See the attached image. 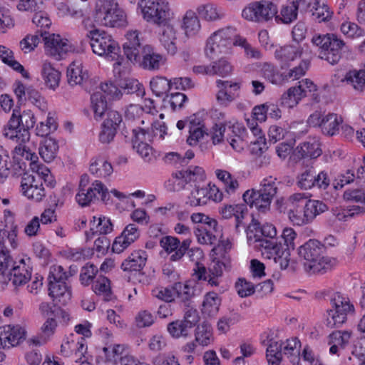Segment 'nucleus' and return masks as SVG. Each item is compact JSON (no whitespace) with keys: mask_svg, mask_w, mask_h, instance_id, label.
I'll use <instances>...</instances> for the list:
<instances>
[{"mask_svg":"<svg viewBox=\"0 0 365 365\" xmlns=\"http://www.w3.org/2000/svg\"><path fill=\"white\" fill-rule=\"evenodd\" d=\"M58 149L57 141L51 138L43 139L39 147V155L45 162L49 163L52 161Z\"/></svg>","mask_w":365,"mask_h":365,"instance_id":"c9c22d12","label":"nucleus"},{"mask_svg":"<svg viewBox=\"0 0 365 365\" xmlns=\"http://www.w3.org/2000/svg\"><path fill=\"white\" fill-rule=\"evenodd\" d=\"M15 26V21L7 8L0 3V34H5Z\"/></svg>","mask_w":365,"mask_h":365,"instance_id":"bf43d9fd","label":"nucleus"},{"mask_svg":"<svg viewBox=\"0 0 365 365\" xmlns=\"http://www.w3.org/2000/svg\"><path fill=\"white\" fill-rule=\"evenodd\" d=\"M121 115H108L101 124V130L98 135V140L103 144L110 143L122 123Z\"/></svg>","mask_w":365,"mask_h":365,"instance_id":"4be33fe9","label":"nucleus"},{"mask_svg":"<svg viewBox=\"0 0 365 365\" xmlns=\"http://www.w3.org/2000/svg\"><path fill=\"white\" fill-rule=\"evenodd\" d=\"M31 259H21L17 264L14 265L9 272V280L15 286H22L26 284L31 277Z\"/></svg>","mask_w":365,"mask_h":365,"instance_id":"aec40b11","label":"nucleus"},{"mask_svg":"<svg viewBox=\"0 0 365 365\" xmlns=\"http://www.w3.org/2000/svg\"><path fill=\"white\" fill-rule=\"evenodd\" d=\"M173 290L175 292L180 302L183 303L185 307H190L191 299L195 296L194 287L187 284L177 282L174 284Z\"/></svg>","mask_w":365,"mask_h":365,"instance_id":"4c0bfd02","label":"nucleus"},{"mask_svg":"<svg viewBox=\"0 0 365 365\" xmlns=\"http://www.w3.org/2000/svg\"><path fill=\"white\" fill-rule=\"evenodd\" d=\"M138 7L148 23L161 26L171 19L170 5L166 0H140Z\"/></svg>","mask_w":365,"mask_h":365,"instance_id":"0eeeda50","label":"nucleus"},{"mask_svg":"<svg viewBox=\"0 0 365 365\" xmlns=\"http://www.w3.org/2000/svg\"><path fill=\"white\" fill-rule=\"evenodd\" d=\"M187 184L185 179L184 170H180L172 174L171 178L165 182V187L170 192H178L185 188Z\"/></svg>","mask_w":365,"mask_h":365,"instance_id":"864d4df0","label":"nucleus"},{"mask_svg":"<svg viewBox=\"0 0 365 365\" xmlns=\"http://www.w3.org/2000/svg\"><path fill=\"white\" fill-rule=\"evenodd\" d=\"M219 212L224 219L235 217V230L237 232H240L241 227H245V223L243 222L245 215L247 214V209L245 205H224L220 208Z\"/></svg>","mask_w":365,"mask_h":365,"instance_id":"5701e85b","label":"nucleus"},{"mask_svg":"<svg viewBox=\"0 0 365 365\" xmlns=\"http://www.w3.org/2000/svg\"><path fill=\"white\" fill-rule=\"evenodd\" d=\"M351 336V331H334L328 336V344L330 345L329 352L339 354L340 349H345Z\"/></svg>","mask_w":365,"mask_h":365,"instance_id":"cd10ccee","label":"nucleus"},{"mask_svg":"<svg viewBox=\"0 0 365 365\" xmlns=\"http://www.w3.org/2000/svg\"><path fill=\"white\" fill-rule=\"evenodd\" d=\"M184 175L187 184L191 182L198 183L203 182L205 179V171L198 166L190 167L187 170H184Z\"/></svg>","mask_w":365,"mask_h":365,"instance_id":"0e129e2a","label":"nucleus"},{"mask_svg":"<svg viewBox=\"0 0 365 365\" xmlns=\"http://www.w3.org/2000/svg\"><path fill=\"white\" fill-rule=\"evenodd\" d=\"M333 309L327 310L326 326L330 329L341 327L347 319L349 313L354 312V305L349 299L340 293L334 294L331 299Z\"/></svg>","mask_w":365,"mask_h":365,"instance_id":"9d476101","label":"nucleus"},{"mask_svg":"<svg viewBox=\"0 0 365 365\" xmlns=\"http://www.w3.org/2000/svg\"><path fill=\"white\" fill-rule=\"evenodd\" d=\"M148 255L145 251L138 250L133 251L121 264L124 272H140L145 266Z\"/></svg>","mask_w":365,"mask_h":365,"instance_id":"393cba45","label":"nucleus"},{"mask_svg":"<svg viewBox=\"0 0 365 365\" xmlns=\"http://www.w3.org/2000/svg\"><path fill=\"white\" fill-rule=\"evenodd\" d=\"M197 12L200 18L207 21H218L225 16L222 9L212 3L199 6Z\"/></svg>","mask_w":365,"mask_h":365,"instance_id":"473e14b6","label":"nucleus"},{"mask_svg":"<svg viewBox=\"0 0 365 365\" xmlns=\"http://www.w3.org/2000/svg\"><path fill=\"white\" fill-rule=\"evenodd\" d=\"M326 246L317 240H309L298 248L304 269L309 274L324 273L331 268V259L326 255Z\"/></svg>","mask_w":365,"mask_h":365,"instance_id":"f03ea898","label":"nucleus"},{"mask_svg":"<svg viewBox=\"0 0 365 365\" xmlns=\"http://www.w3.org/2000/svg\"><path fill=\"white\" fill-rule=\"evenodd\" d=\"M277 192V187L274 180L264 179L261 187L256 190H248L242 195L245 202L250 207L265 212L269 209L272 198Z\"/></svg>","mask_w":365,"mask_h":365,"instance_id":"39448f33","label":"nucleus"},{"mask_svg":"<svg viewBox=\"0 0 365 365\" xmlns=\"http://www.w3.org/2000/svg\"><path fill=\"white\" fill-rule=\"evenodd\" d=\"M25 336V329L19 324L0 327V344L4 349L19 344Z\"/></svg>","mask_w":365,"mask_h":365,"instance_id":"a211bd4d","label":"nucleus"},{"mask_svg":"<svg viewBox=\"0 0 365 365\" xmlns=\"http://www.w3.org/2000/svg\"><path fill=\"white\" fill-rule=\"evenodd\" d=\"M41 33V31H39ZM41 34L37 31L35 34H28L19 42L20 49L24 53H28L35 49L41 40Z\"/></svg>","mask_w":365,"mask_h":365,"instance_id":"13d9d810","label":"nucleus"},{"mask_svg":"<svg viewBox=\"0 0 365 365\" xmlns=\"http://www.w3.org/2000/svg\"><path fill=\"white\" fill-rule=\"evenodd\" d=\"M195 187V190L190 193L187 203L190 206L195 207L206 205L208 201V189L207 187H200L197 185Z\"/></svg>","mask_w":365,"mask_h":365,"instance_id":"603ef678","label":"nucleus"},{"mask_svg":"<svg viewBox=\"0 0 365 365\" xmlns=\"http://www.w3.org/2000/svg\"><path fill=\"white\" fill-rule=\"evenodd\" d=\"M192 329L183 319L176 320L168 324V331L174 338L187 337Z\"/></svg>","mask_w":365,"mask_h":365,"instance_id":"8fccbe9b","label":"nucleus"},{"mask_svg":"<svg viewBox=\"0 0 365 365\" xmlns=\"http://www.w3.org/2000/svg\"><path fill=\"white\" fill-rule=\"evenodd\" d=\"M300 341L297 339L287 340V344L282 347V355L287 357L293 364H297L300 360L299 356Z\"/></svg>","mask_w":365,"mask_h":365,"instance_id":"37998d69","label":"nucleus"},{"mask_svg":"<svg viewBox=\"0 0 365 365\" xmlns=\"http://www.w3.org/2000/svg\"><path fill=\"white\" fill-rule=\"evenodd\" d=\"M261 76L273 84H277L281 81V76L276 67L271 63H264L260 69Z\"/></svg>","mask_w":365,"mask_h":365,"instance_id":"052dcab7","label":"nucleus"},{"mask_svg":"<svg viewBox=\"0 0 365 365\" xmlns=\"http://www.w3.org/2000/svg\"><path fill=\"white\" fill-rule=\"evenodd\" d=\"M303 52L302 46L297 43L284 45L277 48L274 51V57L279 61L282 66L288 65L291 61L299 58Z\"/></svg>","mask_w":365,"mask_h":365,"instance_id":"b1692460","label":"nucleus"},{"mask_svg":"<svg viewBox=\"0 0 365 365\" xmlns=\"http://www.w3.org/2000/svg\"><path fill=\"white\" fill-rule=\"evenodd\" d=\"M219 232L217 222L209 216H207V220L203 221V224L198 225L195 229L197 241L203 245L215 244Z\"/></svg>","mask_w":365,"mask_h":365,"instance_id":"f3484780","label":"nucleus"},{"mask_svg":"<svg viewBox=\"0 0 365 365\" xmlns=\"http://www.w3.org/2000/svg\"><path fill=\"white\" fill-rule=\"evenodd\" d=\"M304 210L307 213V217L312 222L317 215L327 211L328 207L322 201L307 200L304 205Z\"/></svg>","mask_w":365,"mask_h":365,"instance_id":"c03bdc74","label":"nucleus"},{"mask_svg":"<svg viewBox=\"0 0 365 365\" xmlns=\"http://www.w3.org/2000/svg\"><path fill=\"white\" fill-rule=\"evenodd\" d=\"M210 64L212 76L217 75L221 77H225L230 75L233 70L231 63L225 57H222Z\"/></svg>","mask_w":365,"mask_h":365,"instance_id":"a18cd8bd","label":"nucleus"},{"mask_svg":"<svg viewBox=\"0 0 365 365\" xmlns=\"http://www.w3.org/2000/svg\"><path fill=\"white\" fill-rule=\"evenodd\" d=\"M302 0H287L280 11V14L275 16L277 21H280L284 24H291L297 19L298 9Z\"/></svg>","mask_w":365,"mask_h":365,"instance_id":"7c9ffc66","label":"nucleus"},{"mask_svg":"<svg viewBox=\"0 0 365 365\" xmlns=\"http://www.w3.org/2000/svg\"><path fill=\"white\" fill-rule=\"evenodd\" d=\"M41 76L47 87L55 89L59 85L61 73L48 61H44L41 68Z\"/></svg>","mask_w":365,"mask_h":365,"instance_id":"2f4dec72","label":"nucleus"},{"mask_svg":"<svg viewBox=\"0 0 365 365\" xmlns=\"http://www.w3.org/2000/svg\"><path fill=\"white\" fill-rule=\"evenodd\" d=\"M181 28L187 38L196 36L201 29L198 16L192 11H187L182 18Z\"/></svg>","mask_w":365,"mask_h":365,"instance_id":"c756f323","label":"nucleus"},{"mask_svg":"<svg viewBox=\"0 0 365 365\" xmlns=\"http://www.w3.org/2000/svg\"><path fill=\"white\" fill-rule=\"evenodd\" d=\"M58 128L56 119L53 116L48 115L45 120L41 121L37 124L36 132V135L44 137L53 133Z\"/></svg>","mask_w":365,"mask_h":365,"instance_id":"5fc2aeb1","label":"nucleus"},{"mask_svg":"<svg viewBox=\"0 0 365 365\" xmlns=\"http://www.w3.org/2000/svg\"><path fill=\"white\" fill-rule=\"evenodd\" d=\"M161 26H163L158 33V40L168 53L175 55L178 51V30L168 22Z\"/></svg>","mask_w":365,"mask_h":365,"instance_id":"6ab92c4d","label":"nucleus"},{"mask_svg":"<svg viewBox=\"0 0 365 365\" xmlns=\"http://www.w3.org/2000/svg\"><path fill=\"white\" fill-rule=\"evenodd\" d=\"M315 170L313 168L306 169L297 176V184L302 190L314 188Z\"/></svg>","mask_w":365,"mask_h":365,"instance_id":"6e6d98bb","label":"nucleus"},{"mask_svg":"<svg viewBox=\"0 0 365 365\" xmlns=\"http://www.w3.org/2000/svg\"><path fill=\"white\" fill-rule=\"evenodd\" d=\"M89 171L98 178H106L113 173V169L110 163L98 157L90 165Z\"/></svg>","mask_w":365,"mask_h":365,"instance_id":"58836bf2","label":"nucleus"},{"mask_svg":"<svg viewBox=\"0 0 365 365\" xmlns=\"http://www.w3.org/2000/svg\"><path fill=\"white\" fill-rule=\"evenodd\" d=\"M236 36V29L227 26L214 32L207 39L205 53L210 58L220 53H227L232 48L234 37Z\"/></svg>","mask_w":365,"mask_h":365,"instance_id":"1a4fd4ad","label":"nucleus"},{"mask_svg":"<svg viewBox=\"0 0 365 365\" xmlns=\"http://www.w3.org/2000/svg\"><path fill=\"white\" fill-rule=\"evenodd\" d=\"M94 53L109 61L118 60L120 47L111 35L106 31L93 29L87 34Z\"/></svg>","mask_w":365,"mask_h":365,"instance_id":"423d86ee","label":"nucleus"},{"mask_svg":"<svg viewBox=\"0 0 365 365\" xmlns=\"http://www.w3.org/2000/svg\"><path fill=\"white\" fill-rule=\"evenodd\" d=\"M282 341H271L267 348V359L269 365H279L282 359Z\"/></svg>","mask_w":365,"mask_h":365,"instance_id":"09e8293b","label":"nucleus"},{"mask_svg":"<svg viewBox=\"0 0 365 365\" xmlns=\"http://www.w3.org/2000/svg\"><path fill=\"white\" fill-rule=\"evenodd\" d=\"M221 304V299L215 292H207L202 304V312L209 317L217 314Z\"/></svg>","mask_w":365,"mask_h":365,"instance_id":"f704fd0d","label":"nucleus"},{"mask_svg":"<svg viewBox=\"0 0 365 365\" xmlns=\"http://www.w3.org/2000/svg\"><path fill=\"white\" fill-rule=\"evenodd\" d=\"M259 246L263 248L262 255L267 258L273 259L281 269H286L289 265L290 247L278 242L277 240H260Z\"/></svg>","mask_w":365,"mask_h":365,"instance_id":"ddd939ff","label":"nucleus"},{"mask_svg":"<svg viewBox=\"0 0 365 365\" xmlns=\"http://www.w3.org/2000/svg\"><path fill=\"white\" fill-rule=\"evenodd\" d=\"M255 287L244 278H240L235 283V289L241 297H246L255 292Z\"/></svg>","mask_w":365,"mask_h":365,"instance_id":"774afa93","label":"nucleus"},{"mask_svg":"<svg viewBox=\"0 0 365 365\" xmlns=\"http://www.w3.org/2000/svg\"><path fill=\"white\" fill-rule=\"evenodd\" d=\"M297 151L300 155L301 158H309L315 159L322 155V149L320 144L316 141L304 142L297 147Z\"/></svg>","mask_w":365,"mask_h":365,"instance_id":"e433bc0d","label":"nucleus"},{"mask_svg":"<svg viewBox=\"0 0 365 365\" xmlns=\"http://www.w3.org/2000/svg\"><path fill=\"white\" fill-rule=\"evenodd\" d=\"M317 90V86L309 79H304L298 83L297 86L289 88L287 96L282 98L281 108L274 103H266L255 106L252 108V114H277V113L286 112V108H292L297 105L299 101L308 93Z\"/></svg>","mask_w":365,"mask_h":365,"instance_id":"7ed1b4c3","label":"nucleus"},{"mask_svg":"<svg viewBox=\"0 0 365 365\" xmlns=\"http://www.w3.org/2000/svg\"><path fill=\"white\" fill-rule=\"evenodd\" d=\"M41 36L44 41L46 53L56 60L63 58L66 55L75 50V47L68 39L63 38L58 34L41 31Z\"/></svg>","mask_w":365,"mask_h":365,"instance_id":"f8f14e48","label":"nucleus"},{"mask_svg":"<svg viewBox=\"0 0 365 365\" xmlns=\"http://www.w3.org/2000/svg\"><path fill=\"white\" fill-rule=\"evenodd\" d=\"M34 115H11L4 126V135L15 141L27 143L30 140V128L35 124Z\"/></svg>","mask_w":365,"mask_h":365,"instance_id":"6e6552de","label":"nucleus"},{"mask_svg":"<svg viewBox=\"0 0 365 365\" xmlns=\"http://www.w3.org/2000/svg\"><path fill=\"white\" fill-rule=\"evenodd\" d=\"M256 139L252 140L250 136L249 143L250 144V152L255 155H262L268 149L267 145L266 138L264 135H259L255 137Z\"/></svg>","mask_w":365,"mask_h":365,"instance_id":"338daca9","label":"nucleus"},{"mask_svg":"<svg viewBox=\"0 0 365 365\" xmlns=\"http://www.w3.org/2000/svg\"><path fill=\"white\" fill-rule=\"evenodd\" d=\"M195 341L201 346H207L212 341V331L211 326L202 322L198 324L195 329Z\"/></svg>","mask_w":365,"mask_h":365,"instance_id":"79ce46f5","label":"nucleus"},{"mask_svg":"<svg viewBox=\"0 0 365 365\" xmlns=\"http://www.w3.org/2000/svg\"><path fill=\"white\" fill-rule=\"evenodd\" d=\"M309 61L308 60H302L297 66L290 69L284 77L287 80H297L304 76L309 67Z\"/></svg>","mask_w":365,"mask_h":365,"instance_id":"69168bd1","label":"nucleus"},{"mask_svg":"<svg viewBox=\"0 0 365 365\" xmlns=\"http://www.w3.org/2000/svg\"><path fill=\"white\" fill-rule=\"evenodd\" d=\"M329 38L330 43H327V48H326L324 55L321 56V58L334 65L341 59V51L345 46V43L334 34H330Z\"/></svg>","mask_w":365,"mask_h":365,"instance_id":"a878e982","label":"nucleus"},{"mask_svg":"<svg viewBox=\"0 0 365 365\" xmlns=\"http://www.w3.org/2000/svg\"><path fill=\"white\" fill-rule=\"evenodd\" d=\"M150 86L153 93L156 96H163L167 94L170 88H172L171 81H169L163 76H155L153 78L150 82Z\"/></svg>","mask_w":365,"mask_h":365,"instance_id":"49530a36","label":"nucleus"},{"mask_svg":"<svg viewBox=\"0 0 365 365\" xmlns=\"http://www.w3.org/2000/svg\"><path fill=\"white\" fill-rule=\"evenodd\" d=\"M343 119L341 115H309L307 123L309 126L319 127L327 135H336Z\"/></svg>","mask_w":365,"mask_h":365,"instance_id":"2eb2a0df","label":"nucleus"},{"mask_svg":"<svg viewBox=\"0 0 365 365\" xmlns=\"http://www.w3.org/2000/svg\"><path fill=\"white\" fill-rule=\"evenodd\" d=\"M309 7L313 18L319 22L327 21L331 18L333 13L330 11L325 0H315L309 4Z\"/></svg>","mask_w":365,"mask_h":365,"instance_id":"72a5a7b5","label":"nucleus"},{"mask_svg":"<svg viewBox=\"0 0 365 365\" xmlns=\"http://www.w3.org/2000/svg\"><path fill=\"white\" fill-rule=\"evenodd\" d=\"M48 294L54 302L66 305L71 299V291L66 282H48Z\"/></svg>","mask_w":365,"mask_h":365,"instance_id":"bb28decb","label":"nucleus"},{"mask_svg":"<svg viewBox=\"0 0 365 365\" xmlns=\"http://www.w3.org/2000/svg\"><path fill=\"white\" fill-rule=\"evenodd\" d=\"M22 193L29 199L39 202L45 196L41 178L36 180L34 175L24 173L21 180Z\"/></svg>","mask_w":365,"mask_h":365,"instance_id":"dca6fc26","label":"nucleus"},{"mask_svg":"<svg viewBox=\"0 0 365 365\" xmlns=\"http://www.w3.org/2000/svg\"><path fill=\"white\" fill-rule=\"evenodd\" d=\"M98 269L93 264L87 263L80 273V281L84 286L89 285L97 274Z\"/></svg>","mask_w":365,"mask_h":365,"instance_id":"e2e57ef3","label":"nucleus"},{"mask_svg":"<svg viewBox=\"0 0 365 365\" xmlns=\"http://www.w3.org/2000/svg\"><path fill=\"white\" fill-rule=\"evenodd\" d=\"M91 106L94 114H105L110 110V105L101 92H96L91 95Z\"/></svg>","mask_w":365,"mask_h":365,"instance_id":"de8ad7c7","label":"nucleus"},{"mask_svg":"<svg viewBox=\"0 0 365 365\" xmlns=\"http://www.w3.org/2000/svg\"><path fill=\"white\" fill-rule=\"evenodd\" d=\"M277 11V6L274 2L261 0L251 2L246 6L242 11V16L250 21L266 22L275 17Z\"/></svg>","mask_w":365,"mask_h":365,"instance_id":"9b49d317","label":"nucleus"},{"mask_svg":"<svg viewBox=\"0 0 365 365\" xmlns=\"http://www.w3.org/2000/svg\"><path fill=\"white\" fill-rule=\"evenodd\" d=\"M94 18L97 23L107 27L120 28L128 24L126 14L115 0H97Z\"/></svg>","mask_w":365,"mask_h":365,"instance_id":"20e7f679","label":"nucleus"},{"mask_svg":"<svg viewBox=\"0 0 365 365\" xmlns=\"http://www.w3.org/2000/svg\"><path fill=\"white\" fill-rule=\"evenodd\" d=\"M106 359L114 364H121L122 359L128 355L126 347L123 344H115L110 347L103 349Z\"/></svg>","mask_w":365,"mask_h":365,"instance_id":"a19ab883","label":"nucleus"},{"mask_svg":"<svg viewBox=\"0 0 365 365\" xmlns=\"http://www.w3.org/2000/svg\"><path fill=\"white\" fill-rule=\"evenodd\" d=\"M355 90L362 91L365 88V70L350 71L347 72L342 80Z\"/></svg>","mask_w":365,"mask_h":365,"instance_id":"ea45409f","label":"nucleus"},{"mask_svg":"<svg viewBox=\"0 0 365 365\" xmlns=\"http://www.w3.org/2000/svg\"><path fill=\"white\" fill-rule=\"evenodd\" d=\"M139 236L138 227L134 224H129L125 227L121 235L114 240L112 245L113 251L118 254L121 253L133 243Z\"/></svg>","mask_w":365,"mask_h":365,"instance_id":"412c9836","label":"nucleus"},{"mask_svg":"<svg viewBox=\"0 0 365 365\" xmlns=\"http://www.w3.org/2000/svg\"><path fill=\"white\" fill-rule=\"evenodd\" d=\"M67 78L68 83L72 86L81 85L88 78V73L80 61H75L68 67Z\"/></svg>","mask_w":365,"mask_h":365,"instance_id":"c85d7f7f","label":"nucleus"},{"mask_svg":"<svg viewBox=\"0 0 365 365\" xmlns=\"http://www.w3.org/2000/svg\"><path fill=\"white\" fill-rule=\"evenodd\" d=\"M141 32L137 29L128 30L125 34L123 49L126 58L133 63L150 71L158 70L164 63L163 56L148 44L143 45Z\"/></svg>","mask_w":365,"mask_h":365,"instance_id":"f257e3e1","label":"nucleus"},{"mask_svg":"<svg viewBox=\"0 0 365 365\" xmlns=\"http://www.w3.org/2000/svg\"><path fill=\"white\" fill-rule=\"evenodd\" d=\"M93 290L98 295H102L104 300L111 299V289L110 280L103 276H99L93 284Z\"/></svg>","mask_w":365,"mask_h":365,"instance_id":"3c124183","label":"nucleus"},{"mask_svg":"<svg viewBox=\"0 0 365 365\" xmlns=\"http://www.w3.org/2000/svg\"><path fill=\"white\" fill-rule=\"evenodd\" d=\"M216 175L217 178L224 183L225 190L228 194L234 193L238 188L239 183L237 180L232 177L229 172L217 170L216 171Z\"/></svg>","mask_w":365,"mask_h":365,"instance_id":"4d7b16f0","label":"nucleus"},{"mask_svg":"<svg viewBox=\"0 0 365 365\" xmlns=\"http://www.w3.org/2000/svg\"><path fill=\"white\" fill-rule=\"evenodd\" d=\"M96 220L98 221V223L96 225V230L94 231L93 227H91L90 230L91 235H94V234L97 232L100 235H106L113 230V225L109 218L106 217L96 218V217H93V222H92L95 224ZM93 226H94V225H93Z\"/></svg>","mask_w":365,"mask_h":365,"instance_id":"680f3d73","label":"nucleus"},{"mask_svg":"<svg viewBox=\"0 0 365 365\" xmlns=\"http://www.w3.org/2000/svg\"><path fill=\"white\" fill-rule=\"evenodd\" d=\"M98 195L105 202L110 200V194L107 187L101 181L95 180L88 187L78 190L76 195V200L80 206L87 207L91 202L99 199Z\"/></svg>","mask_w":365,"mask_h":365,"instance_id":"4468645a","label":"nucleus"}]
</instances>
